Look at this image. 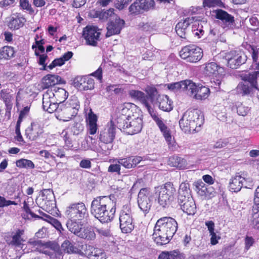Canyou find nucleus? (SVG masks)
<instances>
[{
    "label": "nucleus",
    "instance_id": "43",
    "mask_svg": "<svg viewBox=\"0 0 259 259\" xmlns=\"http://www.w3.org/2000/svg\"><path fill=\"white\" fill-rule=\"evenodd\" d=\"M251 225L254 228L259 229V206L253 205L251 217L250 219Z\"/></svg>",
    "mask_w": 259,
    "mask_h": 259
},
{
    "label": "nucleus",
    "instance_id": "3",
    "mask_svg": "<svg viewBox=\"0 0 259 259\" xmlns=\"http://www.w3.org/2000/svg\"><path fill=\"white\" fill-rule=\"evenodd\" d=\"M91 211L101 222L108 223L114 217L115 205L110 197H98L93 200Z\"/></svg>",
    "mask_w": 259,
    "mask_h": 259
},
{
    "label": "nucleus",
    "instance_id": "20",
    "mask_svg": "<svg viewBox=\"0 0 259 259\" xmlns=\"http://www.w3.org/2000/svg\"><path fill=\"white\" fill-rule=\"evenodd\" d=\"M190 84L192 85L190 89H188V92L197 100H204L208 98L210 91L209 88L202 85L201 84L196 83L190 80Z\"/></svg>",
    "mask_w": 259,
    "mask_h": 259
},
{
    "label": "nucleus",
    "instance_id": "15",
    "mask_svg": "<svg viewBox=\"0 0 259 259\" xmlns=\"http://www.w3.org/2000/svg\"><path fill=\"white\" fill-rule=\"evenodd\" d=\"M28 243L38 251L49 255L51 259H60L62 257L61 251L42 245L41 241L39 240L31 239L29 240Z\"/></svg>",
    "mask_w": 259,
    "mask_h": 259
},
{
    "label": "nucleus",
    "instance_id": "58",
    "mask_svg": "<svg viewBox=\"0 0 259 259\" xmlns=\"http://www.w3.org/2000/svg\"><path fill=\"white\" fill-rule=\"evenodd\" d=\"M50 151L54 156L56 155L60 158L63 157L65 156L63 149L56 146L52 147Z\"/></svg>",
    "mask_w": 259,
    "mask_h": 259
},
{
    "label": "nucleus",
    "instance_id": "51",
    "mask_svg": "<svg viewBox=\"0 0 259 259\" xmlns=\"http://www.w3.org/2000/svg\"><path fill=\"white\" fill-rule=\"evenodd\" d=\"M251 89L248 84L243 82H240L237 87V92L238 93L242 95H248L250 93Z\"/></svg>",
    "mask_w": 259,
    "mask_h": 259
},
{
    "label": "nucleus",
    "instance_id": "41",
    "mask_svg": "<svg viewBox=\"0 0 259 259\" xmlns=\"http://www.w3.org/2000/svg\"><path fill=\"white\" fill-rule=\"evenodd\" d=\"M192 197L189 184L187 182H183L180 185L179 190L178 200H183V199Z\"/></svg>",
    "mask_w": 259,
    "mask_h": 259
},
{
    "label": "nucleus",
    "instance_id": "17",
    "mask_svg": "<svg viewBox=\"0 0 259 259\" xmlns=\"http://www.w3.org/2000/svg\"><path fill=\"white\" fill-rule=\"evenodd\" d=\"M228 66L231 68H237L246 60V56L241 51H232L225 56Z\"/></svg>",
    "mask_w": 259,
    "mask_h": 259
},
{
    "label": "nucleus",
    "instance_id": "39",
    "mask_svg": "<svg viewBox=\"0 0 259 259\" xmlns=\"http://www.w3.org/2000/svg\"><path fill=\"white\" fill-rule=\"evenodd\" d=\"M66 226L68 230L72 233L78 237L80 231L82 228V224L81 221L69 220L67 222Z\"/></svg>",
    "mask_w": 259,
    "mask_h": 259
},
{
    "label": "nucleus",
    "instance_id": "10",
    "mask_svg": "<svg viewBox=\"0 0 259 259\" xmlns=\"http://www.w3.org/2000/svg\"><path fill=\"white\" fill-rule=\"evenodd\" d=\"M180 57L191 63H196L203 57L202 49L194 45H191L183 47L180 52Z\"/></svg>",
    "mask_w": 259,
    "mask_h": 259
},
{
    "label": "nucleus",
    "instance_id": "47",
    "mask_svg": "<svg viewBox=\"0 0 259 259\" xmlns=\"http://www.w3.org/2000/svg\"><path fill=\"white\" fill-rule=\"evenodd\" d=\"M15 51L12 47L5 46L0 51V58L4 59H9L14 56Z\"/></svg>",
    "mask_w": 259,
    "mask_h": 259
},
{
    "label": "nucleus",
    "instance_id": "55",
    "mask_svg": "<svg viewBox=\"0 0 259 259\" xmlns=\"http://www.w3.org/2000/svg\"><path fill=\"white\" fill-rule=\"evenodd\" d=\"M23 209L25 210V213H26V214H23V217L25 219L27 218L28 219H30L33 218H40V217L35 214L33 212H32L30 210L29 206H28V205L26 203L25 201L24 202Z\"/></svg>",
    "mask_w": 259,
    "mask_h": 259
},
{
    "label": "nucleus",
    "instance_id": "49",
    "mask_svg": "<svg viewBox=\"0 0 259 259\" xmlns=\"http://www.w3.org/2000/svg\"><path fill=\"white\" fill-rule=\"evenodd\" d=\"M61 250L68 253H75L77 248L74 247L68 240H65L61 245Z\"/></svg>",
    "mask_w": 259,
    "mask_h": 259
},
{
    "label": "nucleus",
    "instance_id": "24",
    "mask_svg": "<svg viewBox=\"0 0 259 259\" xmlns=\"http://www.w3.org/2000/svg\"><path fill=\"white\" fill-rule=\"evenodd\" d=\"M85 121L87 133L90 135L96 134L98 128V116L93 113L91 109L87 113Z\"/></svg>",
    "mask_w": 259,
    "mask_h": 259
},
{
    "label": "nucleus",
    "instance_id": "11",
    "mask_svg": "<svg viewBox=\"0 0 259 259\" xmlns=\"http://www.w3.org/2000/svg\"><path fill=\"white\" fill-rule=\"evenodd\" d=\"M120 228L123 233H128L134 228L133 218L130 207L128 205L123 206L119 215Z\"/></svg>",
    "mask_w": 259,
    "mask_h": 259
},
{
    "label": "nucleus",
    "instance_id": "22",
    "mask_svg": "<svg viewBox=\"0 0 259 259\" xmlns=\"http://www.w3.org/2000/svg\"><path fill=\"white\" fill-rule=\"evenodd\" d=\"M94 80L89 76H78L73 81L74 86L80 91L91 90L94 88Z\"/></svg>",
    "mask_w": 259,
    "mask_h": 259
},
{
    "label": "nucleus",
    "instance_id": "54",
    "mask_svg": "<svg viewBox=\"0 0 259 259\" xmlns=\"http://www.w3.org/2000/svg\"><path fill=\"white\" fill-rule=\"evenodd\" d=\"M223 3L221 0H203V6L204 7H221Z\"/></svg>",
    "mask_w": 259,
    "mask_h": 259
},
{
    "label": "nucleus",
    "instance_id": "29",
    "mask_svg": "<svg viewBox=\"0 0 259 259\" xmlns=\"http://www.w3.org/2000/svg\"><path fill=\"white\" fill-rule=\"evenodd\" d=\"M216 18L221 20L229 28H233L235 25L234 18L231 15L222 9L213 11Z\"/></svg>",
    "mask_w": 259,
    "mask_h": 259
},
{
    "label": "nucleus",
    "instance_id": "27",
    "mask_svg": "<svg viewBox=\"0 0 259 259\" xmlns=\"http://www.w3.org/2000/svg\"><path fill=\"white\" fill-rule=\"evenodd\" d=\"M124 21L116 17L115 21H111L108 25L106 37H108L113 35L119 34L123 27Z\"/></svg>",
    "mask_w": 259,
    "mask_h": 259
},
{
    "label": "nucleus",
    "instance_id": "2",
    "mask_svg": "<svg viewBox=\"0 0 259 259\" xmlns=\"http://www.w3.org/2000/svg\"><path fill=\"white\" fill-rule=\"evenodd\" d=\"M178 229L177 221L171 217H163L156 222L152 238L158 245L167 244Z\"/></svg>",
    "mask_w": 259,
    "mask_h": 259
},
{
    "label": "nucleus",
    "instance_id": "14",
    "mask_svg": "<svg viewBox=\"0 0 259 259\" xmlns=\"http://www.w3.org/2000/svg\"><path fill=\"white\" fill-rule=\"evenodd\" d=\"M82 35L87 45L96 46L100 39V29L96 26L87 25L83 28Z\"/></svg>",
    "mask_w": 259,
    "mask_h": 259
},
{
    "label": "nucleus",
    "instance_id": "33",
    "mask_svg": "<svg viewBox=\"0 0 259 259\" xmlns=\"http://www.w3.org/2000/svg\"><path fill=\"white\" fill-rule=\"evenodd\" d=\"M26 20L20 14H14L9 18L8 26L11 29L16 30L22 27Z\"/></svg>",
    "mask_w": 259,
    "mask_h": 259
},
{
    "label": "nucleus",
    "instance_id": "44",
    "mask_svg": "<svg viewBox=\"0 0 259 259\" xmlns=\"http://www.w3.org/2000/svg\"><path fill=\"white\" fill-rule=\"evenodd\" d=\"M24 231L23 230L18 229L15 232H13L12 234V240L10 243L13 245L19 246H20L24 240L22 238L21 236L24 234Z\"/></svg>",
    "mask_w": 259,
    "mask_h": 259
},
{
    "label": "nucleus",
    "instance_id": "40",
    "mask_svg": "<svg viewBox=\"0 0 259 259\" xmlns=\"http://www.w3.org/2000/svg\"><path fill=\"white\" fill-rule=\"evenodd\" d=\"M183 253L177 250L162 251L159 255L158 259H185Z\"/></svg>",
    "mask_w": 259,
    "mask_h": 259
},
{
    "label": "nucleus",
    "instance_id": "50",
    "mask_svg": "<svg viewBox=\"0 0 259 259\" xmlns=\"http://www.w3.org/2000/svg\"><path fill=\"white\" fill-rule=\"evenodd\" d=\"M97 16L100 19L102 20H106L109 18L114 17V9H110L105 11L97 12Z\"/></svg>",
    "mask_w": 259,
    "mask_h": 259
},
{
    "label": "nucleus",
    "instance_id": "8",
    "mask_svg": "<svg viewBox=\"0 0 259 259\" xmlns=\"http://www.w3.org/2000/svg\"><path fill=\"white\" fill-rule=\"evenodd\" d=\"M140 112V110L134 104L125 103L119 107L116 118L113 120L116 123L117 127H123L125 121L131 119L135 113Z\"/></svg>",
    "mask_w": 259,
    "mask_h": 259
},
{
    "label": "nucleus",
    "instance_id": "5",
    "mask_svg": "<svg viewBox=\"0 0 259 259\" xmlns=\"http://www.w3.org/2000/svg\"><path fill=\"white\" fill-rule=\"evenodd\" d=\"M203 122L204 117L202 112L199 110L193 109L188 110L183 114L179 124L185 133L197 132Z\"/></svg>",
    "mask_w": 259,
    "mask_h": 259
},
{
    "label": "nucleus",
    "instance_id": "35",
    "mask_svg": "<svg viewBox=\"0 0 259 259\" xmlns=\"http://www.w3.org/2000/svg\"><path fill=\"white\" fill-rule=\"evenodd\" d=\"M190 80H185L180 82H176L166 84L167 88L170 91L173 92H177L178 91L188 92V89H191L192 85L190 84Z\"/></svg>",
    "mask_w": 259,
    "mask_h": 259
},
{
    "label": "nucleus",
    "instance_id": "6",
    "mask_svg": "<svg viewBox=\"0 0 259 259\" xmlns=\"http://www.w3.org/2000/svg\"><path fill=\"white\" fill-rule=\"evenodd\" d=\"M68 96V93L65 89L54 87L44 94L42 108L45 109L52 107V104L63 103Z\"/></svg>",
    "mask_w": 259,
    "mask_h": 259
},
{
    "label": "nucleus",
    "instance_id": "18",
    "mask_svg": "<svg viewBox=\"0 0 259 259\" xmlns=\"http://www.w3.org/2000/svg\"><path fill=\"white\" fill-rule=\"evenodd\" d=\"M116 123L112 118L101 131L99 139L101 142L105 143H112L115 136Z\"/></svg>",
    "mask_w": 259,
    "mask_h": 259
},
{
    "label": "nucleus",
    "instance_id": "46",
    "mask_svg": "<svg viewBox=\"0 0 259 259\" xmlns=\"http://www.w3.org/2000/svg\"><path fill=\"white\" fill-rule=\"evenodd\" d=\"M145 92L148 94V101L149 100L152 103H155L157 100L158 96L159 95L156 89L153 86H147L145 90ZM149 103V102H148Z\"/></svg>",
    "mask_w": 259,
    "mask_h": 259
},
{
    "label": "nucleus",
    "instance_id": "56",
    "mask_svg": "<svg viewBox=\"0 0 259 259\" xmlns=\"http://www.w3.org/2000/svg\"><path fill=\"white\" fill-rule=\"evenodd\" d=\"M112 148V143H105L101 142V144L100 145L99 149L97 150L102 153H106L111 150Z\"/></svg>",
    "mask_w": 259,
    "mask_h": 259
},
{
    "label": "nucleus",
    "instance_id": "13",
    "mask_svg": "<svg viewBox=\"0 0 259 259\" xmlns=\"http://www.w3.org/2000/svg\"><path fill=\"white\" fill-rule=\"evenodd\" d=\"M87 210L84 203H73L67 207L65 215L69 220L81 221L87 215Z\"/></svg>",
    "mask_w": 259,
    "mask_h": 259
},
{
    "label": "nucleus",
    "instance_id": "31",
    "mask_svg": "<svg viewBox=\"0 0 259 259\" xmlns=\"http://www.w3.org/2000/svg\"><path fill=\"white\" fill-rule=\"evenodd\" d=\"M84 254L90 259H106L105 252L101 249L85 245Z\"/></svg>",
    "mask_w": 259,
    "mask_h": 259
},
{
    "label": "nucleus",
    "instance_id": "62",
    "mask_svg": "<svg viewBox=\"0 0 259 259\" xmlns=\"http://www.w3.org/2000/svg\"><path fill=\"white\" fill-rule=\"evenodd\" d=\"M1 96L3 99L7 106L11 105V102L13 100V97L11 95L5 93L2 91Z\"/></svg>",
    "mask_w": 259,
    "mask_h": 259
},
{
    "label": "nucleus",
    "instance_id": "36",
    "mask_svg": "<svg viewBox=\"0 0 259 259\" xmlns=\"http://www.w3.org/2000/svg\"><path fill=\"white\" fill-rule=\"evenodd\" d=\"M61 77L58 75L48 74L45 76L41 79L42 87L44 89L49 88L59 83Z\"/></svg>",
    "mask_w": 259,
    "mask_h": 259
},
{
    "label": "nucleus",
    "instance_id": "12",
    "mask_svg": "<svg viewBox=\"0 0 259 259\" xmlns=\"http://www.w3.org/2000/svg\"><path fill=\"white\" fill-rule=\"evenodd\" d=\"M204 73L206 75L212 76L215 77L213 79V82L216 85L214 88L219 89L222 78L225 74V69L219 66L215 62H211L205 64Z\"/></svg>",
    "mask_w": 259,
    "mask_h": 259
},
{
    "label": "nucleus",
    "instance_id": "59",
    "mask_svg": "<svg viewBox=\"0 0 259 259\" xmlns=\"http://www.w3.org/2000/svg\"><path fill=\"white\" fill-rule=\"evenodd\" d=\"M38 57V62L39 65L42 66V70H47L48 66H46L45 63L46 60L48 59V56L46 54H39V55L37 56Z\"/></svg>",
    "mask_w": 259,
    "mask_h": 259
},
{
    "label": "nucleus",
    "instance_id": "16",
    "mask_svg": "<svg viewBox=\"0 0 259 259\" xmlns=\"http://www.w3.org/2000/svg\"><path fill=\"white\" fill-rule=\"evenodd\" d=\"M54 194L50 190H45L40 196L36 200L37 204L44 210L49 212L55 206Z\"/></svg>",
    "mask_w": 259,
    "mask_h": 259
},
{
    "label": "nucleus",
    "instance_id": "61",
    "mask_svg": "<svg viewBox=\"0 0 259 259\" xmlns=\"http://www.w3.org/2000/svg\"><path fill=\"white\" fill-rule=\"evenodd\" d=\"M65 63L62 57L55 59L49 66L48 68L52 69L56 66H61Z\"/></svg>",
    "mask_w": 259,
    "mask_h": 259
},
{
    "label": "nucleus",
    "instance_id": "19",
    "mask_svg": "<svg viewBox=\"0 0 259 259\" xmlns=\"http://www.w3.org/2000/svg\"><path fill=\"white\" fill-rule=\"evenodd\" d=\"M150 192L148 188L141 189L138 194L139 207L145 213L149 212L151 207L152 203L150 198Z\"/></svg>",
    "mask_w": 259,
    "mask_h": 259
},
{
    "label": "nucleus",
    "instance_id": "30",
    "mask_svg": "<svg viewBox=\"0 0 259 259\" xmlns=\"http://www.w3.org/2000/svg\"><path fill=\"white\" fill-rule=\"evenodd\" d=\"M153 104H156L160 110L166 112H169L173 108L172 102L167 95H159Z\"/></svg>",
    "mask_w": 259,
    "mask_h": 259
},
{
    "label": "nucleus",
    "instance_id": "4",
    "mask_svg": "<svg viewBox=\"0 0 259 259\" xmlns=\"http://www.w3.org/2000/svg\"><path fill=\"white\" fill-rule=\"evenodd\" d=\"M80 105L76 97L72 96L65 103L52 104V107L44 110L49 113H55V117L59 120L67 121L77 114Z\"/></svg>",
    "mask_w": 259,
    "mask_h": 259
},
{
    "label": "nucleus",
    "instance_id": "21",
    "mask_svg": "<svg viewBox=\"0 0 259 259\" xmlns=\"http://www.w3.org/2000/svg\"><path fill=\"white\" fill-rule=\"evenodd\" d=\"M154 6V0H138L130 7L129 10L132 14H138L152 9Z\"/></svg>",
    "mask_w": 259,
    "mask_h": 259
},
{
    "label": "nucleus",
    "instance_id": "57",
    "mask_svg": "<svg viewBox=\"0 0 259 259\" xmlns=\"http://www.w3.org/2000/svg\"><path fill=\"white\" fill-rule=\"evenodd\" d=\"M119 161H118L119 163H120L121 165L124 166L126 168H131L133 167L132 161L130 158V157H126L124 158H118Z\"/></svg>",
    "mask_w": 259,
    "mask_h": 259
},
{
    "label": "nucleus",
    "instance_id": "7",
    "mask_svg": "<svg viewBox=\"0 0 259 259\" xmlns=\"http://www.w3.org/2000/svg\"><path fill=\"white\" fill-rule=\"evenodd\" d=\"M176 192V189L171 183H166L164 185L155 188L153 197L155 201L162 207H165L169 202Z\"/></svg>",
    "mask_w": 259,
    "mask_h": 259
},
{
    "label": "nucleus",
    "instance_id": "52",
    "mask_svg": "<svg viewBox=\"0 0 259 259\" xmlns=\"http://www.w3.org/2000/svg\"><path fill=\"white\" fill-rule=\"evenodd\" d=\"M237 112L238 115L244 116L247 114L249 111L248 107L244 106L240 102H237L235 105Z\"/></svg>",
    "mask_w": 259,
    "mask_h": 259
},
{
    "label": "nucleus",
    "instance_id": "63",
    "mask_svg": "<svg viewBox=\"0 0 259 259\" xmlns=\"http://www.w3.org/2000/svg\"><path fill=\"white\" fill-rule=\"evenodd\" d=\"M17 203L14 201L7 200L4 197L0 196V207L8 206L10 205H17Z\"/></svg>",
    "mask_w": 259,
    "mask_h": 259
},
{
    "label": "nucleus",
    "instance_id": "1",
    "mask_svg": "<svg viewBox=\"0 0 259 259\" xmlns=\"http://www.w3.org/2000/svg\"><path fill=\"white\" fill-rule=\"evenodd\" d=\"M129 95L132 98L139 101L148 110L149 113L162 133L168 144L169 149L172 151L177 150L179 146L175 141L174 138L172 137L169 128L165 124L161 118L159 117L154 112L152 108H151L148 102L147 96L145 95V94L141 91L134 90L130 91Z\"/></svg>",
    "mask_w": 259,
    "mask_h": 259
},
{
    "label": "nucleus",
    "instance_id": "25",
    "mask_svg": "<svg viewBox=\"0 0 259 259\" xmlns=\"http://www.w3.org/2000/svg\"><path fill=\"white\" fill-rule=\"evenodd\" d=\"M195 17L196 19H195L193 21L194 24L192 27V32L194 37L199 39L204 35L205 31L203 30V24L206 25V20L201 16Z\"/></svg>",
    "mask_w": 259,
    "mask_h": 259
},
{
    "label": "nucleus",
    "instance_id": "42",
    "mask_svg": "<svg viewBox=\"0 0 259 259\" xmlns=\"http://www.w3.org/2000/svg\"><path fill=\"white\" fill-rule=\"evenodd\" d=\"M196 190L197 194L200 196L205 198L209 197L210 193L209 192V188L202 181H197L195 183Z\"/></svg>",
    "mask_w": 259,
    "mask_h": 259
},
{
    "label": "nucleus",
    "instance_id": "37",
    "mask_svg": "<svg viewBox=\"0 0 259 259\" xmlns=\"http://www.w3.org/2000/svg\"><path fill=\"white\" fill-rule=\"evenodd\" d=\"M167 164L170 166L178 167L180 169L188 168L186 160L178 156H172L169 158Z\"/></svg>",
    "mask_w": 259,
    "mask_h": 259
},
{
    "label": "nucleus",
    "instance_id": "26",
    "mask_svg": "<svg viewBox=\"0 0 259 259\" xmlns=\"http://www.w3.org/2000/svg\"><path fill=\"white\" fill-rule=\"evenodd\" d=\"M196 17H189L185 20L180 21L176 26V31L177 34L182 38H186L187 28L190 24L193 23Z\"/></svg>",
    "mask_w": 259,
    "mask_h": 259
},
{
    "label": "nucleus",
    "instance_id": "34",
    "mask_svg": "<svg viewBox=\"0 0 259 259\" xmlns=\"http://www.w3.org/2000/svg\"><path fill=\"white\" fill-rule=\"evenodd\" d=\"M258 78L259 71L246 72L241 75V78L243 80L248 82L252 88L258 91H259V89L258 88L257 79Z\"/></svg>",
    "mask_w": 259,
    "mask_h": 259
},
{
    "label": "nucleus",
    "instance_id": "9",
    "mask_svg": "<svg viewBox=\"0 0 259 259\" xmlns=\"http://www.w3.org/2000/svg\"><path fill=\"white\" fill-rule=\"evenodd\" d=\"M123 127H117L118 128L122 129L124 132L128 135H134L139 133L143 126V118L141 112L135 113V115L132 116L129 120L124 122Z\"/></svg>",
    "mask_w": 259,
    "mask_h": 259
},
{
    "label": "nucleus",
    "instance_id": "28",
    "mask_svg": "<svg viewBox=\"0 0 259 259\" xmlns=\"http://www.w3.org/2000/svg\"><path fill=\"white\" fill-rule=\"evenodd\" d=\"M182 210L188 215H194L196 211V206L192 197L178 200Z\"/></svg>",
    "mask_w": 259,
    "mask_h": 259
},
{
    "label": "nucleus",
    "instance_id": "60",
    "mask_svg": "<svg viewBox=\"0 0 259 259\" xmlns=\"http://www.w3.org/2000/svg\"><path fill=\"white\" fill-rule=\"evenodd\" d=\"M30 106H27L25 107L21 111L19 114V118L17 123H21L23 119L25 118L29 112Z\"/></svg>",
    "mask_w": 259,
    "mask_h": 259
},
{
    "label": "nucleus",
    "instance_id": "38",
    "mask_svg": "<svg viewBox=\"0 0 259 259\" xmlns=\"http://www.w3.org/2000/svg\"><path fill=\"white\" fill-rule=\"evenodd\" d=\"M205 224L207 228L210 237V243L212 245H215L218 243L219 240L221 239V237L219 235H217V232H215L214 223L212 221H209L205 222Z\"/></svg>",
    "mask_w": 259,
    "mask_h": 259
},
{
    "label": "nucleus",
    "instance_id": "23",
    "mask_svg": "<svg viewBox=\"0 0 259 259\" xmlns=\"http://www.w3.org/2000/svg\"><path fill=\"white\" fill-rule=\"evenodd\" d=\"M247 180L244 177L240 175L239 174L232 177L230 180L229 188L232 192L239 191L241 188L244 186L245 188H249L251 185H246L245 183Z\"/></svg>",
    "mask_w": 259,
    "mask_h": 259
},
{
    "label": "nucleus",
    "instance_id": "45",
    "mask_svg": "<svg viewBox=\"0 0 259 259\" xmlns=\"http://www.w3.org/2000/svg\"><path fill=\"white\" fill-rule=\"evenodd\" d=\"M95 233L91 228L82 227L78 237L87 240H93L95 238Z\"/></svg>",
    "mask_w": 259,
    "mask_h": 259
},
{
    "label": "nucleus",
    "instance_id": "32",
    "mask_svg": "<svg viewBox=\"0 0 259 259\" xmlns=\"http://www.w3.org/2000/svg\"><path fill=\"white\" fill-rule=\"evenodd\" d=\"M42 132L40 125L37 122H33L26 130V135L30 140L33 141L36 140Z\"/></svg>",
    "mask_w": 259,
    "mask_h": 259
},
{
    "label": "nucleus",
    "instance_id": "64",
    "mask_svg": "<svg viewBox=\"0 0 259 259\" xmlns=\"http://www.w3.org/2000/svg\"><path fill=\"white\" fill-rule=\"evenodd\" d=\"M16 0H2L0 1V7L4 9H8L12 7Z\"/></svg>",
    "mask_w": 259,
    "mask_h": 259
},
{
    "label": "nucleus",
    "instance_id": "53",
    "mask_svg": "<svg viewBox=\"0 0 259 259\" xmlns=\"http://www.w3.org/2000/svg\"><path fill=\"white\" fill-rule=\"evenodd\" d=\"M116 160L119 161L118 158H116L112 160V163L110 165L108 168V172H117L118 174L120 173V166L121 165L120 163H119L118 161H116Z\"/></svg>",
    "mask_w": 259,
    "mask_h": 259
},
{
    "label": "nucleus",
    "instance_id": "48",
    "mask_svg": "<svg viewBox=\"0 0 259 259\" xmlns=\"http://www.w3.org/2000/svg\"><path fill=\"white\" fill-rule=\"evenodd\" d=\"M16 166L21 168H34V164L33 162L28 159L22 158L18 160L16 162Z\"/></svg>",
    "mask_w": 259,
    "mask_h": 259
}]
</instances>
